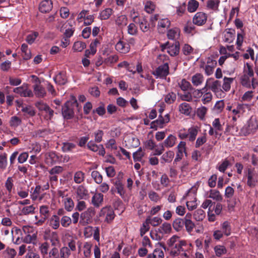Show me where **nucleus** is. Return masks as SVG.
Wrapping results in <instances>:
<instances>
[{
	"mask_svg": "<svg viewBox=\"0 0 258 258\" xmlns=\"http://www.w3.org/2000/svg\"><path fill=\"white\" fill-rule=\"evenodd\" d=\"M75 107L78 108L79 111V104L76 97L72 96L70 100L67 101L61 107L62 115L65 119H70L74 116Z\"/></svg>",
	"mask_w": 258,
	"mask_h": 258,
	"instance_id": "1",
	"label": "nucleus"
},
{
	"mask_svg": "<svg viewBox=\"0 0 258 258\" xmlns=\"http://www.w3.org/2000/svg\"><path fill=\"white\" fill-rule=\"evenodd\" d=\"M95 212L94 209L90 207L80 215V220L79 223L82 226H86L90 224L92 222V218L95 215Z\"/></svg>",
	"mask_w": 258,
	"mask_h": 258,
	"instance_id": "2",
	"label": "nucleus"
},
{
	"mask_svg": "<svg viewBox=\"0 0 258 258\" xmlns=\"http://www.w3.org/2000/svg\"><path fill=\"white\" fill-rule=\"evenodd\" d=\"M246 176L247 178V184L251 188L254 187L258 182V174L254 168L251 167L247 169Z\"/></svg>",
	"mask_w": 258,
	"mask_h": 258,
	"instance_id": "3",
	"label": "nucleus"
},
{
	"mask_svg": "<svg viewBox=\"0 0 258 258\" xmlns=\"http://www.w3.org/2000/svg\"><path fill=\"white\" fill-rule=\"evenodd\" d=\"M258 128V124L255 119H249L247 124L241 129V133L244 136L254 133Z\"/></svg>",
	"mask_w": 258,
	"mask_h": 258,
	"instance_id": "4",
	"label": "nucleus"
},
{
	"mask_svg": "<svg viewBox=\"0 0 258 258\" xmlns=\"http://www.w3.org/2000/svg\"><path fill=\"white\" fill-rule=\"evenodd\" d=\"M169 74V66L168 62H165L162 65L159 66L153 72V75L157 78H165Z\"/></svg>",
	"mask_w": 258,
	"mask_h": 258,
	"instance_id": "5",
	"label": "nucleus"
},
{
	"mask_svg": "<svg viewBox=\"0 0 258 258\" xmlns=\"http://www.w3.org/2000/svg\"><path fill=\"white\" fill-rule=\"evenodd\" d=\"M133 20L135 23L139 24L140 29L143 32L150 30V25L144 17H139L136 15L133 17Z\"/></svg>",
	"mask_w": 258,
	"mask_h": 258,
	"instance_id": "6",
	"label": "nucleus"
},
{
	"mask_svg": "<svg viewBox=\"0 0 258 258\" xmlns=\"http://www.w3.org/2000/svg\"><path fill=\"white\" fill-rule=\"evenodd\" d=\"M14 92L19 94L22 97H31L33 96L32 91L28 88L27 84H23L21 87L14 89Z\"/></svg>",
	"mask_w": 258,
	"mask_h": 258,
	"instance_id": "7",
	"label": "nucleus"
},
{
	"mask_svg": "<svg viewBox=\"0 0 258 258\" xmlns=\"http://www.w3.org/2000/svg\"><path fill=\"white\" fill-rule=\"evenodd\" d=\"M32 77L35 78L36 79V81H38V83H36L33 86L34 94L37 97H44L46 94L45 88L40 85V82L38 77L34 75H32Z\"/></svg>",
	"mask_w": 258,
	"mask_h": 258,
	"instance_id": "8",
	"label": "nucleus"
},
{
	"mask_svg": "<svg viewBox=\"0 0 258 258\" xmlns=\"http://www.w3.org/2000/svg\"><path fill=\"white\" fill-rule=\"evenodd\" d=\"M207 17L206 13L203 12H198L192 18V23L197 26H203L206 23Z\"/></svg>",
	"mask_w": 258,
	"mask_h": 258,
	"instance_id": "9",
	"label": "nucleus"
},
{
	"mask_svg": "<svg viewBox=\"0 0 258 258\" xmlns=\"http://www.w3.org/2000/svg\"><path fill=\"white\" fill-rule=\"evenodd\" d=\"M115 49L120 53H126L130 50V45L126 41L119 40L115 45Z\"/></svg>",
	"mask_w": 258,
	"mask_h": 258,
	"instance_id": "10",
	"label": "nucleus"
},
{
	"mask_svg": "<svg viewBox=\"0 0 258 258\" xmlns=\"http://www.w3.org/2000/svg\"><path fill=\"white\" fill-rule=\"evenodd\" d=\"M76 192L78 201L82 199L86 200L88 198V191L86 187L82 185H79L77 188Z\"/></svg>",
	"mask_w": 258,
	"mask_h": 258,
	"instance_id": "11",
	"label": "nucleus"
},
{
	"mask_svg": "<svg viewBox=\"0 0 258 258\" xmlns=\"http://www.w3.org/2000/svg\"><path fill=\"white\" fill-rule=\"evenodd\" d=\"M52 7L51 0H44L40 4L39 9L40 12L46 13H49L52 10Z\"/></svg>",
	"mask_w": 258,
	"mask_h": 258,
	"instance_id": "12",
	"label": "nucleus"
},
{
	"mask_svg": "<svg viewBox=\"0 0 258 258\" xmlns=\"http://www.w3.org/2000/svg\"><path fill=\"white\" fill-rule=\"evenodd\" d=\"M180 45L178 41H175L173 44L170 43L167 47V52L172 56L177 55L179 52Z\"/></svg>",
	"mask_w": 258,
	"mask_h": 258,
	"instance_id": "13",
	"label": "nucleus"
},
{
	"mask_svg": "<svg viewBox=\"0 0 258 258\" xmlns=\"http://www.w3.org/2000/svg\"><path fill=\"white\" fill-rule=\"evenodd\" d=\"M104 214H106L105 221L108 223L110 222L115 216L112 209L107 207L103 208L101 211L100 216Z\"/></svg>",
	"mask_w": 258,
	"mask_h": 258,
	"instance_id": "14",
	"label": "nucleus"
},
{
	"mask_svg": "<svg viewBox=\"0 0 258 258\" xmlns=\"http://www.w3.org/2000/svg\"><path fill=\"white\" fill-rule=\"evenodd\" d=\"M56 84L60 85H63L67 82L66 74L64 72H59L53 78Z\"/></svg>",
	"mask_w": 258,
	"mask_h": 258,
	"instance_id": "15",
	"label": "nucleus"
},
{
	"mask_svg": "<svg viewBox=\"0 0 258 258\" xmlns=\"http://www.w3.org/2000/svg\"><path fill=\"white\" fill-rule=\"evenodd\" d=\"M186 246L185 242H182L179 244V246H174L170 248V253L173 256L178 255L181 252L184 251V247Z\"/></svg>",
	"mask_w": 258,
	"mask_h": 258,
	"instance_id": "16",
	"label": "nucleus"
},
{
	"mask_svg": "<svg viewBox=\"0 0 258 258\" xmlns=\"http://www.w3.org/2000/svg\"><path fill=\"white\" fill-rule=\"evenodd\" d=\"M210 81H210L208 83L207 89H210L213 92H215V93H217L218 92L222 91L221 89V82L219 81L216 80L213 81L211 84H210Z\"/></svg>",
	"mask_w": 258,
	"mask_h": 258,
	"instance_id": "17",
	"label": "nucleus"
},
{
	"mask_svg": "<svg viewBox=\"0 0 258 258\" xmlns=\"http://www.w3.org/2000/svg\"><path fill=\"white\" fill-rule=\"evenodd\" d=\"M76 148L75 144L66 142L62 143L61 150L63 152H72Z\"/></svg>",
	"mask_w": 258,
	"mask_h": 258,
	"instance_id": "18",
	"label": "nucleus"
},
{
	"mask_svg": "<svg viewBox=\"0 0 258 258\" xmlns=\"http://www.w3.org/2000/svg\"><path fill=\"white\" fill-rule=\"evenodd\" d=\"M212 125L215 129V135L221 136V133L219 132L223 131V125L221 123L219 118H215L212 122Z\"/></svg>",
	"mask_w": 258,
	"mask_h": 258,
	"instance_id": "19",
	"label": "nucleus"
},
{
	"mask_svg": "<svg viewBox=\"0 0 258 258\" xmlns=\"http://www.w3.org/2000/svg\"><path fill=\"white\" fill-rule=\"evenodd\" d=\"M192 108L188 103L184 102L181 103L179 106V110L180 113L184 114L186 115H188L190 114Z\"/></svg>",
	"mask_w": 258,
	"mask_h": 258,
	"instance_id": "20",
	"label": "nucleus"
},
{
	"mask_svg": "<svg viewBox=\"0 0 258 258\" xmlns=\"http://www.w3.org/2000/svg\"><path fill=\"white\" fill-rule=\"evenodd\" d=\"M235 38V30L229 29L226 30L224 34V41L226 42L231 43L233 41Z\"/></svg>",
	"mask_w": 258,
	"mask_h": 258,
	"instance_id": "21",
	"label": "nucleus"
},
{
	"mask_svg": "<svg viewBox=\"0 0 258 258\" xmlns=\"http://www.w3.org/2000/svg\"><path fill=\"white\" fill-rule=\"evenodd\" d=\"M49 222L50 226L54 230L57 229L60 226V218L56 215L52 216L50 219Z\"/></svg>",
	"mask_w": 258,
	"mask_h": 258,
	"instance_id": "22",
	"label": "nucleus"
},
{
	"mask_svg": "<svg viewBox=\"0 0 258 258\" xmlns=\"http://www.w3.org/2000/svg\"><path fill=\"white\" fill-rule=\"evenodd\" d=\"M176 140V138L174 136L170 135L161 144L163 145L164 147L170 148L175 145Z\"/></svg>",
	"mask_w": 258,
	"mask_h": 258,
	"instance_id": "23",
	"label": "nucleus"
},
{
	"mask_svg": "<svg viewBox=\"0 0 258 258\" xmlns=\"http://www.w3.org/2000/svg\"><path fill=\"white\" fill-rule=\"evenodd\" d=\"M184 220L183 219L177 218L175 219L172 223L173 228L176 231H180L184 226Z\"/></svg>",
	"mask_w": 258,
	"mask_h": 258,
	"instance_id": "24",
	"label": "nucleus"
},
{
	"mask_svg": "<svg viewBox=\"0 0 258 258\" xmlns=\"http://www.w3.org/2000/svg\"><path fill=\"white\" fill-rule=\"evenodd\" d=\"M103 200V195L101 193L95 194L92 197V204L96 207H99Z\"/></svg>",
	"mask_w": 258,
	"mask_h": 258,
	"instance_id": "25",
	"label": "nucleus"
},
{
	"mask_svg": "<svg viewBox=\"0 0 258 258\" xmlns=\"http://www.w3.org/2000/svg\"><path fill=\"white\" fill-rule=\"evenodd\" d=\"M21 49L22 51V56L23 59L25 60H28L31 57V51L28 49V45L26 44L23 43L21 45Z\"/></svg>",
	"mask_w": 258,
	"mask_h": 258,
	"instance_id": "26",
	"label": "nucleus"
},
{
	"mask_svg": "<svg viewBox=\"0 0 258 258\" xmlns=\"http://www.w3.org/2000/svg\"><path fill=\"white\" fill-rule=\"evenodd\" d=\"M204 81V77L203 75L200 73H197L191 78V82L194 86H198L201 85Z\"/></svg>",
	"mask_w": 258,
	"mask_h": 258,
	"instance_id": "27",
	"label": "nucleus"
},
{
	"mask_svg": "<svg viewBox=\"0 0 258 258\" xmlns=\"http://www.w3.org/2000/svg\"><path fill=\"white\" fill-rule=\"evenodd\" d=\"M35 209L36 208L33 205L24 207L21 210L20 215H28L30 214H33L35 213Z\"/></svg>",
	"mask_w": 258,
	"mask_h": 258,
	"instance_id": "28",
	"label": "nucleus"
},
{
	"mask_svg": "<svg viewBox=\"0 0 258 258\" xmlns=\"http://www.w3.org/2000/svg\"><path fill=\"white\" fill-rule=\"evenodd\" d=\"M199 6V3L196 0H189L187 4V11L190 13L196 11Z\"/></svg>",
	"mask_w": 258,
	"mask_h": 258,
	"instance_id": "29",
	"label": "nucleus"
},
{
	"mask_svg": "<svg viewBox=\"0 0 258 258\" xmlns=\"http://www.w3.org/2000/svg\"><path fill=\"white\" fill-rule=\"evenodd\" d=\"M194 218L197 221H203L206 217V213L202 209H198L194 212Z\"/></svg>",
	"mask_w": 258,
	"mask_h": 258,
	"instance_id": "30",
	"label": "nucleus"
},
{
	"mask_svg": "<svg viewBox=\"0 0 258 258\" xmlns=\"http://www.w3.org/2000/svg\"><path fill=\"white\" fill-rule=\"evenodd\" d=\"M182 242V241L179 240L178 236H173L168 240L167 244L170 248L174 246H179V244H180V243Z\"/></svg>",
	"mask_w": 258,
	"mask_h": 258,
	"instance_id": "31",
	"label": "nucleus"
},
{
	"mask_svg": "<svg viewBox=\"0 0 258 258\" xmlns=\"http://www.w3.org/2000/svg\"><path fill=\"white\" fill-rule=\"evenodd\" d=\"M63 204L65 209L68 212L72 211L74 207V203L71 198H65L63 200Z\"/></svg>",
	"mask_w": 258,
	"mask_h": 258,
	"instance_id": "32",
	"label": "nucleus"
},
{
	"mask_svg": "<svg viewBox=\"0 0 258 258\" xmlns=\"http://www.w3.org/2000/svg\"><path fill=\"white\" fill-rule=\"evenodd\" d=\"M233 80L234 79L232 78H224L222 88L225 91L227 92L230 90L231 84L233 82Z\"/></svg>",
	"mask_w": 258,
	"mask_h": 258,
	"instance_id": "33",
	"label": "nucleus"
},
{
	"mask_svg": "<svg viewBox=\"0 0 258 258\" xmlns=\"http://www.w3.org/2000/svg\"><path fill=\"white\" fill-rule=\"evenodd\" d=\"M179 30L177 28H174L169 30L167 32V37L169 39H175L179 36Z\"/></svg>",
	"mask_w": 258,
	"mask_h": 258,
	"instance_id": "34",
	"label": "nucleus"
},
{
	"mask_svg": "<svg viewBox=\"0 0 258 258\" xmlns=\"http://www.w3.org/2000/svg\"><path fill=\"white\" fill-rule=\"evenodd\" d=\"M112 14V10L110 8H106L102 11L100 13L101 20H107Z\"/></svg>",
	"mask_w": 258,
	"mask_h": 258,
	"instance_id": "35",
	"label": "nucleus"
},
{
	"mask_svg": "<svg viewBox=\"0 0 258 258\" xmlns=\"http://www.w3.org/2000/svg\"><path fill=\"white\" fill-rule=\"evenodd\" d=\"M146 220L149 224H150L154 227L159 225L162 221V219L158 217H155L152 219L150 217H148Z\"/></svg>",
	"mask_w": 258,
	"mask_h": 258,
	"instance_id": "36",
	"label": "nucleus"
},
{
	"mask_svg": "<svg viewBox=\"0 0 258 258\" xmlns=\"http://www.w3.org/2000/svg\"><path fill=\"white\" fill-rule=\"evenodd\" d=\"M85 178V174L81 171L76 172L74 174V180L76 183H81Z\"/></svg>",
	"mask_w": 258,
	"mask_h": 258,
	"instance_id": "37",
	"label": "nucleus"
},
{
	"mask_svg": "<svg viewBox=\"0 0 258 258\" xmlns=\"http://www.w3.org/2000/svg\"><path fill=\"white\" fill-rule=\"evenodd\" d=\"M171 230L170 224L164 223L159 228L158 231L162 234H166L169 233Z\"/></svg>",
	"mask_w": 258,
	"mask_h": 258,
	"instance_id": "38",
	"label": "nucleus"
},
{
	"mask_svg": "<svg viewBox=\"0 0 258 258\" xmlns=\"http://www.w3.org/2000/svg\"><path fill=\"white\" fill-rule=\"evenodd\" d=\"M219 3L220 1L219 0H209L207 2V7L210 9L217 11Z\"/></svg>",
	"mask_w": 258,
	"mask_h": 258,
	"instance_id": "39",
	"label": "nucleus"
},
{
	"mask_svg": "<svg viewBox=\"0 0 258 258\" xmlns=\"http://www.w3.org/2000/svg\"><path fill=\"white\" fill-rule=\"evenodd\" d=\"M208 108L205 106H202L197 109V115L201 120H204Z\"/></svg>",
	"mask_w": 258,
	"mask_h": 258,
	"instance_id": "40",
	"label": "nucleus"
},
{
	"mask_svg": "<svg viewBox=\"0 0 258 258\" xmlns=\"http://www.w3.org/2000/svg\"><path fill=\"white\" fill-rule=\"evenodd\" d=\"M86 47V45L85 42L82 41H77L74 44L73 49L75 51L81 52Z\"/></svg>",
	"mask_w": 258,
	"mask_h": 258,
	"instance_id": "41",
	"label": "nucleus"
},
{
	"mask_svg": "<svg viewBox=\"0 0 258 258\" xmlns=\"http://www.w3.org/2000/svg\"><path fill=\"white\" fill-rule=\"evenodd\" d=\"M176 99V95L175 93L171 92L165 96L164 101L166 103L170 104L173 103L175 101Z\"/></svg>",
	"mask_w": 258,
	"mask_h": 258,
	"instance_id": "42",
	"label": "nucleus"
},
{
	"mask_svg": "<svg viewBox=\"0 0 258 258\" xmlns=\"http://www.w3.org/2000/svg\"><path fill=\"white\" fill-rule=\"evenodd\" d=\"M212 79L211 78L208 79L205 87H204L203 88H202L201 90L198 89V90H195L193 92V95L194 96V97L196 98H200V97H202L203 96V94H204V93L205 92V90L206 89V88L208 87V83L210 81H212Z\"/></svg>",
	"mask_w": 258,
	"mask_h": 258,
	"instance_id": "43",
	"label": "nucleus"
},
{
	"mask_svg": "<svg viewBox=\"0 0 258 258\" xmlns=\"http://www.w3.org/2000/svg\"><path fill=\"white\" fill-rule=\"evenodd\" d=\"M164 252L160 248H156L152 254L148 255V258H163Z\"/></svg>",
	"mask_w": 258,
	"mask_h": 258,
	"instance_id": "44",
	"label": "nucleus"
},
{
	"mask_svg": "<svg viewBox=\"0 0 258 258\" xmlns=\"http://www.w3.org/2000/svg\"><path fill=\"white\" fill-rule=\"evenodd\" d=\"M7 166V155L4 153L0 155V169L2 170L6 169Z\"/></svg>",
	"mask_w": 258,
	"mask_h": 258,
	"instance_id": "45",
	"label": "nucleus"
},
{
	"mask_svg": "<svg viewBox=\"0 0 258 258\" xmlns=\"http://www.w3.org/2000/svg\"><path fill=\"white\" fill-rule=\"evenodd\" d=\"M174 153L173 152L171 151H169L165 153H164L161 157V159L165 162L167 163H169L171 162L173 158L174 157Z\"/></svg>",
	"mask_w": 258,
	"mask_h": 258,
	"instance_id": "46",
	"label": "nucleus"
},
{
	"mask_svg": "<svg viewBox=\"0 0 258 258\" xmlns=\"http://www.w3.org/2000/svg\"><path fill=\"white\" fill-rule=\"evenodd\" d=\"M61 225L64 228L69 227L72 224L71 218L67 216H63L60 219Z\"/></svg>",
	"mask_w": 258,
	"mask_h": 258,
	"instance_id": "47",
	"label": "nucleus"
},
{
	"mask_svg": "<svg viewBox=\"0 0 258 258\" xmlns=\"http://www.w3.org/2000/svg\"><path fill=\"white\" fill-rule=\"evenodd\" d=\"M37 239V234L33 233L32 235L27 234L24 237L23 241L26 243H35Z\"/></svg>",
	"mask_w": 258,
	"mask_h": 258,
	"instance_id": "48",
	"label": "nucleus"
},
{
	"mask_svg": "<svg viewBox=\"0 0 258 258\" xmlns=\"http://www.w3.org/2000/svg\"><path fill=\"white\" fill-rule=\"evenodd\" d=\"M114 184L115 186V188L117 190L118 194H119L120 196H123L125 194V191L124 190L123 185L121 181L117 180L114 182Z\"/></svg>",
	"mask_w": 258,
	"mask_h": 258,
	"instance_id": "49",
	"label": "nucleus"
},
{
	"mask_svg": "<svg viewBox=\"0 0 258 258\" xmlns=\"http://www.w3.org/2000/svg\"><path fill=\"white\" fill-rule=\"evenodd\" d=\"M91 176L95 182L98 184L101 183L103 177L101 174L98 171H93L91 173Z\"/></svg>",
	"mask_w": 258,
	"mask_h": 258,
	"instance_id": "50",
	"label": "nucleus"
},
{
	"mask_svg": "<svg viewBox=\"0 0 258 258\" xmlns=\"http://www.w3.org/2000/svg\"><path fill=\"white\" fill-rule=\"evenodd\" d=\"M221 229L225 235L229 236L231 233L230 223L228 221H225L222 225Z\"/></svg>",
	"mask_w": 258,
	"mask_h": 258,
	"instance_id": "51",
	"label": "nucleus"
},
{
	"mask_svg": "<svg viewBox=\"0 0 258 258\" xmlns=\"http://www.w3.org/2000/svg\"><path fill=\"white\" fill-rule=\"evenodd\" d=\"M207 88L205 90V92L203 94L202 101L204 104H207L210 102L212 99V94L210 92H207Z\"/></svg>",
	"mask_w": 258,
	"mask_h": 258,
	"instance_id": "52",
	"label": "nucleus"
},
{
	"mask_svg": "<svg viewBox=\"0 0 258 258\" xmlns=\"http://www.w3.org/2000/svg\"><path fill=\"white\" fill-rule=\"evenodd\" d=\"M155 9V5L152 2L149 1L146 3L144 9L147 13L149 14L152 13L154 11Z\"/></svg>",
	"mask_w": 258,
	"mask_h": 258,
	"instance_id": "53",
	"label": "nucleus"
},
{
	"mask_svg": "<svg viewBox=\"0 0 258 258\" xmlns=\"http://www.w3.org/2000/svg\"><path fill=\"white\" fill-rule=\"evenodd\" d=\"M116 24L120 27L125 26L127 24V19L125 15H121L117 17L115 21Z\"/></svg>",
	"mask_w": 258,
	"mask_h": 258,
	"instance_id": "54",
	"label": "nucleus"
},
{
	"mask_svg": "<svg viewBox=\"0 0 258 258\" xmlns=\"http://www.w3.org/2000/svg\"><path fill=\"white\" fill-rule=\"evenodd\" d=\"M144 156V152L140 147L136 152L133 153V158L135 161H141Z\"/></svg>",
	"mask_w": 258,
	"mask_h": 258,
	"instance_id": "55",
	"label": "nucleus"
},
{
	"mask_svg": "<svg viewBox=\"0 0 258 258\" xmlns=\"http://www.w3.org/2000/svg\"><path fill=\"white\" fill-rule=\"evenodd\" d=\"M50 238L51 244L53 246L57 245L59 242L58 235L56 232H52L50 234Z\"/></svg>",
	"mask_w": 258,
	"mask_h": 258,
	"instance_id": "56",
	"label": "nucleus"
},
{
	"mask_svg": "<svg viewBox=\"0 0 258 258\" xmlns=\"http://www.w3.org/2000/svg\"><path fill=\"white\" fill-rule=\"evenodd\" d=\"M209 197L217 201H221L222 200L220 192L216 190H211Z\"/></svg>",
	"mask_w": 258,
	"mask_h": 258,
	"instance_id": "57",
	"label": "nucleus"
},
{
	"mask_svg": "<svg viewBox=\"0 0 258 258\" xmlns=\"http://www.w3.org/2000/svg\"><path fill=\"white\" fill-rule=\"evenodd\" d=\"M184 225L185 226L186 230L187 232L190 233L195 227V223L191 221V220H186L184 221Z\"/></svg>",
	"mask_w": 258,
	"mask_h": 258,
	"instance_id": "58",
	"label": "nucleus"
},
{
	"mask_svg": "<svg viewBox=\"0 0 258 258\" xmlns=\"http://www.w3.org/2000/svg\"><path fill=\"white\" fill-rule=\"evenodd\" d=\"M16 251L13 248H7L3 252L5 258H14L16 255Z\"/></svg>",
	"mask_w": 258,
	"mask_h": 258,
	"instance_id": "59",
	"label": "nucleus"
},
{
	"mask_svg": "<svg viewBox=\"0 0 258 258\" xmlns=\"http://www.w3.org/2000/svg\"><path fill=\"white\" fill-rule=\"evenodd\" d=\"M70 255L71 251L68 247L64 246L60 249V258H69Z\"/></svg>",
	"mask_w": 258,
	"mask_h": 258,
	"instance_id": "60",
	"label": "nucleus"
},
{
	"mask_svg": "<svg viewBox=\"0 0 258 258\" xmlns=\"http://www.w3.org/2000/svg\"><path fill=\"white\" fill-rule=\"evenodd\" d=\"M250 76L242 75L241 78V83L243 86L247 88H250L251 86V83L250 81Z\"/></svg>",
	"mask_w": 258,
	"mask_h": 258,
	"instance_id": "61",
	"label": "nucleus"
},
{
	"mask_svg": "<svg viewBox=\"0 0 258 258\" xmlns=\"http://www.w3.org/2000/svg\"><path fill=\"white\" fill-rule=\"evenodd\" d=\"M253 71L251 66L249 63H246L244 66L243 70V75L248 76L250 77H253Z\"/></svg>",
	"mask_w": 258,
	"mask_h": 258,
	"instance_id": "62",
	"label": "nucleus"
},
{
	"mask_svg": "<svg viewBox=\"0 0 258 258\" xmlns=\"http://www.w3.org/2000/svg\"><path fill=\"white\" fill-rule=\"evenodd\" d=\"M214 250L216 255L217 256H221L222 254H225L227 250L225 247L222 245H217L215 247Z\"/></svg>",
	"mask_w": 258,
	"mask_h": 258,
	"instance_id": "63",
	"label": "nucleus"
},
{
	"mask_svg": "<svg viewBox=\"0 0 258 258\" xmlns=\"http://www.w3.org/2000/svg\"><path fill=\"white\" fill-rule=\"evenodd\" d=\"M180 87L181 89L184 91L190 90L191 89V86L190 83L185 79L182 80L180 84Z\"/></svg>",
	"mask_w": 258,
	"mask_h": 258,
	"instance_id": "64",
	"label": "nucleus"
}]
</instances>
